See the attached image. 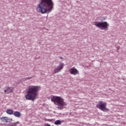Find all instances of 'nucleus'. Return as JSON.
Here are the masks:
<instances>
[{
	"mask_svg": "<svg viewBox=\"0 0 126 126\" xmlns=\"http://www.w3.org/2000/svg\"><path fill=\"white\" fill-rule=\"evenodd\" d=\"M54 9V2L53 0H41L40 3L36 8L37 12L42 14L51 12Z\"/></svg>",
	"mask_w": 126,
	"mask_h": 126,
	"instance_id": "1",
	"label": "nucleus"
},
{
	"mask_svg": "<svg viewBox=\"0 0 126 126\" xmlns=\"http://www.w3.org/2000/svg\"><path fill=\"white\" fill-rule=\"evenodd\" d=\"M94 25L96 26L97 28H99L101 30H104V31H108L109 29V23L107 22H94Z\"/></svg>",
	"mask_w": 126,
	"mask_h": 126,
	"instance_id": "3",
	"label": "nucleus"
},
{
	"mask_svg": "<svg viewBox=\"0 0 126 126\" xmlns=\"http://www.w3.org/2000/svg\"><path fill=\"white\" fill-rule=\"evenodd\" d=\"M70 74L75 75L76 74H78V70H77L75 68H71L70 70Z\"/></svg>",
	"mask_w": 126,
	"mask_h": 126,
	"instance_id": "8",
	"label": "nucleus"
},
{
	"mask_svg": "<svg viewBox=\"0 0 126 126\" xmlns=\"http://www.w3.org/2000/svg\"><path fill=\"white\" fill-rule=\"evenodd\" d=\"M19 124V122H17L15 123H11L9 125V126H16L17 125Z\"/></svg>",
	"mask_w": 126,
	"mask_h": 126,
	"instance_id": "14",
	"label": "nucleus"
},
{
	"mask_svg": "<svg viewBox=\"0 0 126 126\" xmlns=\"http://www.w3.org/2000/svg\"><path fill=\"white\" fill-rule=\"evenodd\" d=\"M0 120L2 123H8V117H2L0 118Z\"/></svg>",
	"mask_w": 126,
	"mask_h": 126,
	"instance_id": "10",
	"label": "nucleus"
},
{
	"mask_svg": "<svg viewBox=\"0 0 126 126\" xmlns=\"http://www.w3.org/2000/svg\"><path fill=\"white\" fill-rule=\"evenodd\" d=\"M52 102H53L55 105L59 106L57 107L59 110H63L64 106H67V104L64 102V99L61 96H54L51 98Z\"/></svg>",
	"mask_w": 126,
	"mask_h": 126,
	"instance_id": "2",
	"label": "nucleus"
},
{
	"mask_svg": "<svg viewBox=\"0 0 126 126\" xmlns=\"http://www.w3.org/2000/svg\"><path fill=\"white\" fill-rule=\"evenodd\" d=\"M48 122H52V120L51 119H48Z\"/></svg>",
	"mask_w": 126,
	"mask_h": 126,
	"instance_id": "17",
	"label": "nucleus"
},
{
	"mask_svg": "<svg viewBox=\"0 0 126 126\" xmlns=\"http://www.w3.org/2000/svg\"><path fill=\"white\" fill-rule=\"evenodd\" d=\"M63 66H64V64L63 63H61L59 65V67L56 68L54 70V73H58V72H60L61 69L63 68Z\"/></svg>",
	"mask_w": 126,
	"mask_h": 126,
	"instance_id": "7",
	"label": "nucleus"
},
{
	"mask_svg": "<svg viewBox=\"0 0 126 126\" xmlns=\"http://www.w3.org/2000/svg\"><path fill=\"white\" fill-rule=\"evenodd\" d=\"M119 49H120V47H117V51H119Z\"/></svg>",
	"mask_w": 126,
	"mask_h": 126,
	"instance_id": "19",
	"label": "nucleus"
},
{
	"mask_svg": "<svg viewBox=\"0 0 126 126\" xmlns=\"http://www.w3.org/2000/svg\"><path fill=\"white\" fill-rule=\"evenodd\" d=\"M96 107L99 109L103 112H105L106 113L109 112L110 109L107 108V103L103 102V101L100 100L98 101V103L96 104Z\"/></svg>",
	"mask_w": 126,
	"mask_h": 126,
	"instance_id": "5",
	"label": "nucleus"
},
{
	"mask_svg": "<svg viewBox=\"0 0 126 126\" xmlns=\"http://www.w3.org/2000/svg\"><path fill=\"white\" fill-rule=\"evenodd\" d=\"M60 59H61V60H63V58L61 57L60 58Z\"/></svg>",
	"mask_w": 126,
	"mask_h": 126,
	"instance_id": "18",
	"label": "nucleus"
},
{
	"mask_svg": "<svg viewBox=\"0 0 126 126\" xmlns=\"http://www.w3.org/2000/svg\"><path fill=\"white\" fill-rule=\"evenodd\" d=\"M4 91L5 93H6V94H9V93H11V92H12L13 90L11 88L7 87L6 89H5Z\"/></svg>",
	"mask_w": 126,
	"mask_h": 126,
	"instance_id": "9",
	"label": "nucleus"
},
{
	"mask_svg": "<svg viewBox=\"0 0 126 126\" xmlns=\"http://www.w3.org/2000/svg\"><path fill=\"white\" fill-rule=\"evenodd\" d=\"M13 115L17 118H20V117H21V113L18 111H16L14 112Z\"/></svg>",
	"mask_w": 126,
	"mask_h": 126,
	"instance_id": "11",
	"label": "nucleus"
},
{
	"mask_svg": "<svg viewBox=\"0 0 126 126\" xmlns=\"http://www.w3.org/2000/svg\"><path fill=\"white\" fill-rule=\"evenodd\" d=\"M41 90L40 86H32V101L38 99L39 91Z\"/></svg>",
	"mask_w": 126,
	"mask_h": 126,
	"instance_id": "4",
	"label": "nucleus"
},
{
	"mask_svg": "<svg viewBox=\"0 0 126 126\" xmlns=\"http://www.w3.org/2000/svg\"><path fill=\"white\" fill-rule=\"evenodd\" d=\"M44 126H51V125H50L49 124H45Z\"/></svg>",
	"mask_w": 126,
	"mask_h": 126,
	"instance_id": "16",
	"label": "nucleus"
},
{
	"mask_svg": "<svg viewBox=\"0 0 126 126\" xmlns=\"http://www.w3.org/2000/svg\"><path fill=\"white\" fill-rule=\"evenodd\" d=\"M62 123H63V121H61V120H56L54 124L56 126H59V125H62Z\"/></svg>",
	"mask_w": 126,
	"mask_h": 126,
	"instance_id": "13",
	"label": "nucleus"
},
{
	"mask_svg": "<svg viewBox=\"0 0 126 126\" xmlns=\"http://www.w3.org/2000/svg\"><path fill=\"white\" fill-rule=\"evenodd\" d=\"M103 20H106V17H102L101 21H103Z\"/></svg>",
	"mask_w": 126,
	"mask_h": 126,
	"instance_id": "15",
	"label": "nucleus"
},
{
	"mask_svg": "<svg viewBox=\"0 0 126 126\" xmlns=\"http://www.w3.org/2000/svg\"><path fill=\"white\" fill-rule=\"evenodd\" d=\"M6 114L8 115H13V110L11 109H7L6 111Z\"/></svg>",
	"mask_w": 126,
	"mask_h": 126,
	"instance_id": "12",
	"label": "nucleus"
},
{
	"mask_svg": "<svg viewBox=\"0 0 126 126\" xmlns=\"http://www.w3.org/2000/svg\"><path fill=\"white\" fill-rule=\"evenodd\" d=\"M27 100H32V88L29 89L28 94L26 96Z\"/></svg>",
	"mask_w": 126,
	"mask_h": 126,
	"instance_id": "6",
	"label": "nucleus"
}]
</instances>
